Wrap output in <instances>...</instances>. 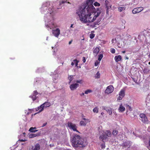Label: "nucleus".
<instances>
[{
	"label": "nucleus",
	"mask_w": 150,
	"mask_h": 150,
	"mask_svg": "<svg viewBox=\"0 0 150 150\" xmlns=\"http://www.w3.org/2000/svg\"><path fill=\"white\" fill-rule=\"evenodd\" d=\"M76 13L80 21L86 23L94 21L100 15V12H94L82 5L77 10Z\"/></svg>",
	"instance_id": "1"
},
{
	"label": "nucleus",
	"mask_w": 150,
	"mask_h": 150,
	"mask_svg": "<svg viewBox=\"0 0 150 150\" xmlns=\"http://www.w3.org/2000/svg\"><path fill=\"white\" fill-rule=\"evenodd\" d=\"M82 140L83 139L80 136L77 134L74 135L71 141L72 146L76 147H85L86 146V143Z\"/></svg>",
	"instance_id": "2"
},
{
	"label": "nucleus",
	"mask_w": 150,
	"mask_h": 150,
	"mask_svg": "<svg viewBox=\"0 0 150 150\" xmlns=\"http://www.w3.org/2000/svg\"><path fill=\"white\" fill-rule=\"evenodd\" d=\"M94 2V0H86V3H84L83 5L86 6V7L93 12H96V9L93 5Z\"/></svg>",
	"instance_id": "3"
},
{
	"label": "nucleus",
	"mask_w": 150,
	"mask_h": 150,
	"mask_svg": "<svg viewBox=\"0 0 150 150\" xmlns=\"http://www.w3.org/2000/svg\"><path fill=\"white\" fill-rule=\"evenodd\" d=\"M67 125L70 129H72L74 131L79 132L76 129L77 127L75 124L72 123V122H68Z\"/></svg>",
	"instance_id": "4"
},
{
	"label": "nucleus",
	"mask_w": 150,
	"mask_h": 150,
	"mask_svg": "<svg viewBox=\"0 0 150 150\" xmlns=\"http://www.w3.org/2000/svg\"><path fill=\"white\" fill-rule=\"evenodd\" d=\"M125 95V90L121 89L119 94V96L117 98V100H121L124 97Z\"/></svg>",
	"instance_id": "5"
},
{
	"label": "nucleus",
	"mask_w": 150,
	"mask_h": 150,
	"mask_svg": "<svg viewBox=\"0 0 150 150\" xmlns=\"http://www.w3.org/2000/svg\"><path fill=\"white\" fill-rule=\"evenodd\" d=\"M114 88L112 85L108 86L105 90V92L108 94L112 93L114 90Z\"/></svg>",
	"instance_id": "6"
},
{
	"label": "nucleus",
	"mask_w": 150,
	"mask_h": 150,
	"mask_svg": "<svg viewBox=\"0 0 150 150\" xmlns=\"http://www.w3.org/2000/svg\"><path fill=\"white\" fill-rule=\"evenodd\" d=\"M144 9V8L142 7H139L136 8H134L132 11V12L133 14L139 13Z\"/></svg>",
	"instance_id": "7"
},
{
	"label": "nucleus",
	"mask_w": 150,
	"mask_h": 150,
	"mask_svg": "<svg viewBox=\"0 0 150 150\" xmlns=\"http://www.w3.org/2000/svg\"><path fill=\"white\" fill-rule=\"evenodd\" d=\"M53 34L56 37L58 38L60 33V30L58 28L52 30Z\"/></svg>",
	"instance_id": "8"
},
{
	"label": "nucleus",
	"mask_w": 150,
	"mask_h": 150,
	"mask_svg": "<svg viewBox=\"0 0 150 150\" xmlns=\"http://www.w3.org/2000/svg\"><path fill=\"white\" fill-rule=\"evenodd\" d=\"M38 94V93L37 90L34 91H33V94L30 96V97L31 98L33 101H34L36 100L37 98V97H36V96Z\"/></svg>",
	"instance_id": "9"
},
{
	"label": "nucleus",
	"mask_w": 150,
	"mask_h": 150,
	"mask_svg": "<svg viewBox=\"0 0 150 150\" xmlns=\"http://www.w3.org/2000/svg\"><path fill=\"white\" fill-rule=\"evenodd\" d=\"M99 139L103 142H105L108 140V137L104 134L101 135L99 137Z\"/></svg>",
	"instance_id": "10"
},
{
	"label": "nucleus",
	"mask_w": 150,
	"mask_h": 150,
	"mask_svg": "<svg viewBox=\"0 0 150 150\" xmlns=\"http://www.w3.org/2000/svg\"><path fill=\"white\" fill-rule=\"evenodd\" d=\"M139 117L141 118V120L143 122H146L148 121V119L146 115L144 113H141Z\"/></svg>",
	"instance_id": "11"
},
{
	"label": "nucleus",
	"mask_w": 150,
	"mask_h": 150,
	"mask_svg": "<svg viewBox=\"0 0 150 150\" xmlns=\"http://www.w3.org/2000/svg\"><path fill=\"white\" fill-rule=\"evenodd\" d=\"M79 85L77 83L72 84L70 86V88L72 91L75 90L79 86Z\"/></svg>",
	"instance_id": "12"
},
{
	"label": "nucleus",
	"mask_w": 150,
	"mask_h": 150,
	"mask_svg": "<svg viewBox=\"0 0 150 150\" xmlns=\"http://www.w3.org/2000/svg\"><path fill=\"white\" fill-rule=\"evenodd\" d=\"M35 109L36 111L39 110V111L38 113H35L34 114V115H35L37 113L41 112L43 110L44 106L43 105V104H42L39 107H38L37 108H36Z\"/></svg>",
	"instance_id": "13"
},
{
	"label": "nucleus",
	"mask_w": 150,
	"mask_h": 150,
	"mask_svg": "<svg viewBox=\"0 0 150 150\" xmlns=\"http://www.w3.org/2000/svg\"><path fill=\"white\" fill-rule=\"evenodd\" d=\"M100 51L99 48L98 47H96L95 48L93 51V53L94 55L95 56H96L98 54Z\"/></svg>",
	"instance_id": "14"
},
{
	"label": "nucleus",
	"mask_w": 150,
	"mask_h": 150,
	"mask_svg": "<svg viewBox=\"0 0 150 150\" xmlns=\"http://www.w3.org/2000/svg\"><path fill=\"white\" fill-rule=\"evenodd\" d=\"M118 110L120 112H123L125 110V108L123 106L122 104L121 103L120 105Z\"/></svg>",
	"instance_id": "15"
},
{
	"label": "nucleus",
	"mask_w": 150,
	"mask_h": 150,
	"mask_svg": "<svg viewBox=\"0 0 150 150\" xmlns=\"http://www.w3.org/2000/svg\"><path fill=\"white\" fill-rule=\"evenodd\" d=\"M104 134L107 137H110L111 136L112 133L109 130H106L104 132Z\"/></svg>",
	"instance_id": "16"
},
{
	"label": "nucleus",
	"mask_w": 150,
	"mask_h": 150,
	"mask_svg": "<svg viewBox=\"0 0 150 150\" xmlns=\"http://www.w3.org/2000/svg\"><path fill=\"white\" fill-rule=\"evenodd\" d=\"M122 59V57L120 55H117L115 57V59L116 62H118L121 60Z\"/></svg>",
	"instance_id": "17"
},
{
	"label": "nucleus",
	"mask_w": 150,
	"mask_h": 150,
	"mask_svg": "<svg viewBox=\"0 0 150 150\" xmlns=\"http://www.w3.org/2000/svg\"><path fill=\"white\" fill-rule=\"evenodd\" d=\"M36 127H31L29 129V131L31 132H35L38 131V130L36 129Z\"/></svg>",
	"instance_id": "18"
},
{
	"label": "nucleus",
	"mask_w": 150,
	"mask_h": 150,
	"mask_svg": "<svg viewBox=\"0 0 150 150\" xmlns=\"http://www.w3.org/2000/svg\"><path fill=\"white\" fill-rule=\"evenodd\" d=\"M42 104H43V105L44 106V107H49L51 105V104L50 103L47 102H45Z\"/></svg>",
	"instance_id": "19"
},
{
	"label": "nucleus",
	"mask_w": 150,
	"mask_h": 150,
	"mask_svg": "<svg viewBox=\"0 0 150 150\" xmlns=\"http://www.w3.org/2000/svg\"><path fill=\"white\" fill-rule=\"evenodd\" d=\"M130 146L129 145V143L127 142H124L123 145V148H126L127 147H129Z\"/></svg>",
	"instance_id": "20"
},
{
	"label": "nucleus",
	"mask_w": 150,
	"mask_h": 150,
	"mask_svg": "<svg viewBox=\"0 0 150 150\" xmlns=\"http://www.w3.org/2000/svg\"><path fill=\"white\" fill-rule=\"evenodd\" d=\"M40 149V145L38 144H37L35 146V148L33 150H39Z\"/></svg>",
	"instance_id": "21"
},
{
	"label": "nucleus",
	"mask_w": 150,
	"mask_h": 150,
	"mask_svg": "<svg viewBox=\"0 0 150 150\" xmlns=\"http://www.w3.org/2000/svg\"><path fill=\"white\" fill-rule=\"evenodd\" d=\"M111 8V6L105 7L106 10V13L108 15H109V10Z\"/></svg>",
	"instance_id": "22"
},
{
	"label": "nucleus",
	"mask_w": 150,
	"mask_h": 150,
	"mask_svg": "<svg viewBox=\"0 0 150 150\" xmlns=\"http://www.w3.org/2000/svg\"><path fill=\"white\" fill-rule=\"evenodd\" d=\"M105 7L111 6V5L110 4L108 0H105Z\"/></svg>",
	"instance_id": "23"
},
{
	"label": "nucleus",
	"mask_w": 150,
	"mask_h": 150,
	"mask_svg": "<svg viewBox=\"0 0 150 150\" xmlns=\"http://www.w3.org/2000/svg\"><path fill=\"white\" fill-rule=\"evenodd\" d=\"M126 7H120L118 8V10L120 12H121L123 10H125L126 9Z\"/></svg>",
	"instance_id": "24"
},
{
	"label": "nucleus",
	"mask_w": 150,
	"mask_h": 150,
	"mask_svg": "<svg viewBox=\"0 0 150 150\" xmlns=\"http://www.w3.org/2000/svg\"><path fill=\"white\" fill-rule=\"evenodd\" d=\"M99 108L97 107H96L93 109V111L94 112L98 113V112Z\"/></svg>",
	"instance_id": "25"
},
{
	"label": "nucleus",
	"mask_w": 150,
	"mask_h": 150,
	"mask_svg": "<svg viewBox=\"0 0 150 150\" xmlns=\"http://www.w3.org/2000/svg\"><path fill=\"white\" fill-rule=\"evenodd\" d=\"M73 76L72 75L69 76H68V79L69 80V83H70L71 81L73 80Z\"/></svg>",
	"instance_id": "26"
},
{
	"label": "nucleus",
	"mask_w": 150,
	"mask_h": 150,
	"mask_svg": "<svg viewBox=\"0 0 150 150\" xmlns=\"http://www.w3.org/2000/svg\"><path fill=\"white\" fill-rule=\"evenodd\" d=\"M33 111V109H28V111H27V110L25 111V113L26 114V115H28L32 112Z\"/></svg>",
	"instance_id": "27"
},
{
	"label": "nucleus",
	"mask_w": 150,
	"mask_h": 150,
	"mask_svg": "<svg viewBox=\"0 0 150 150\" xmlns=\"http://www.w3.org/2000/svg\"><path fill=\"white\" fill-rule=\"evenodd\" d=\"M37 136V134H30L29 135V137L30 138H32L33 137H35Z\"/></svg>",
	"instance_id": "28"
},
{
	"label": "nucleus",
	"mask_w": 150,
	"mask_h": 150,
	"mask_svg": "<svg viewBox=\"0 0 150 150\" xmlns=\"http://www.w3.org/2000/svg\"><path fill=\"white\" fill-rule=\"evenodd\" d=\"M92 90L90 89H88L85 91L84 93L85 94H88V93H91L92 92Z\"/></svg>",
	"instance_id": "29"
},
{
	"label": "nucleus",
	"mask_w": 150,
	"mask_h": 150,
	"mask_svg": "<svg viewBox=\"0 0 150 150\" xmlns=\"http://www.w3.org/2000/svg\"><path fill=\"white\" fill-rule=\"evenodd\" d=\"M106 110L110 115H111L112 114V112L111 109H108Z\"/></svg>",
	"instance_id": "30"
},
{
	"label": "nucleus",
	"mask_w": 150,
	"mask_h": 150,
	"mask_svg": "<svg viewBox=\"0 0 150 150\" xmlns=\"http://www.w3.org/2000/svg\"><path fill=\"white\" fill-rule=\"evenodd\" d=\"M103 55L102 54H100L98 55V60L99 61H100L102 58L103 57Z\"/></svg>",
	"instance_id": "31"
},
{
	"label": "nucleus",
	"mask_w": 150,
	"mask_h": 150,
	"mask_svg": "<svg viewBox=\"0 0 150 150\" xmlns=\"http://www.w3.org/2000/svg\"><path fill=\"white\" fill-rule=\"evenodd\" d=\"M117 134V131L116 130H114L113 131L112 134L114 136H116Z\"/></svg>",
	"instance_id": "32"
},
{
	"label": "nucleus",
	"mask_w": 150,
	"mask_h": 150,
	"mask_svg": "<svg viewBox=\"0 0 150 150\" xmlns=\"http://www.w3.org/2000/svg\"><path fill=\"white\" fill-rule=\"evenodd\" d=\"M100 74L98 72L96 74V75L95 76L96 78H99L100 77Z\"/></svg>",
	"instance_id": "33"
},
{
	"label": "nucleus",
	"mask_w": 150,
	"mask_h": 150,
	"mask_svg": "<svg viewBox=\"0 0 150 150\" xmlns=\"http://www.w3.org/2000/svg\"><path fill=\"white\" fill-rule=\"evenodd\" d=\"M93 5L96 6H100V4L97 2H95L93 4Z\"/></svg>",
	"instance_id": "34"
},
{
	"label": "nucleus",
	"mask_w": 150,
	"mask_h": 150,
	"mask_svg": "<svg viewBox=\"0 0 150 150\" xmlns=\"http://www.w3.org/2000/svg\"><path fill=\"white\" fill-rule=\"evenodd\" d=\"M95 36L94 34L93 33H91L90 35V38L91 39H93Z\"/></svg>",
	"instance_id": "35"
},
{
	"label": "nucleus",
	"mask_w": 150,
	"mask_h": 150,
	"mask_svg": "<svg viewBox=\"0 0 150 150\" xmlns=\"http://www.w3.org/2000/svg\"><path fill=\"white\" fill-rule=\"evenodd\" d=\"M101 148L102 149H104L105 147V142H104L103 143L101 144Z\"/></svg>",
	"instance_id": "36"
},
{
	"label": "nucleus",
	"mask_w": 150,
	"mask_h": 150,
	"mask_svg": "<svg viewBox=\"0 0 150 150\" xmlns=\"http://www.w3.org/2000/svg\"><path fill=\"white\" fill-rule=\"evenodd\" d=\"M115 50L114 48H111L110 49V52L112 53H115Z\"/></svg>",
	"instance_id": "37"
},
{
	"label": "nucleus",
	"mask_w": 150,
	"mask_h": 150,
	"mask_svg": "<svg viewBox=\"0 0 150 150\" xmlns=\"http://www.w3.org/2000/svg\"><path fill=\"white\" fill-rule=\"evenodd\" d=\"M74 62L75 63L76 66H77L78 65V61L76 59H75L74 60Z\"/></svg>",
	"instance_id": "38"
},
{
	"label": "nucleus",
	"mask_w": 150,
	"mask_h": 150,
	"mask_svg": "<svg viewBox=\"0 0 150 150\" xmlns=\"http://www.w3.org/2000/svg\"><path fill=\"white\" fill-rule=\"evenodd\" d=\"M116 42V38H113L112 40V43H115Z\"/></svg>",
	"instance_id": "39"
},
{
	"label": "nucleus",
	"mask_w": 150,
	"mask_h": 150,
	"mask_svg": "<svg viewBox=\"0 0 150 150\" xmlns=\"http://www.w3.org/2000/svg\"><path fill=\"white\" fill-rule=\"evenodd\" d=\"M80 124L81 126H85L86 125V122H80Z\"/></svg>",
	"instance_id": "40"
},
{
	"label": "nucleus",
	"mask_w": 150,
	"mask_h": 150,
	"mask_svg": "<svg viewBox=\"0 0 150 150\" xmlns=\"http://www.w3.org/2000/svg\"><path fill=\"white\" fill-rule=\"evenodd\" d=\"M76 82L77 83H82V80H77L76 81Z\"/></svg>",
	"instance_id": "41"
},
{
	"label": "nucleus",
	"mask_w": 150,
	"mask_h": 150,
	"mask_svg": "<svg viewBox=\"0 0 150 150\" xmlns=\"http://www.w3.org/2000/svg\"><path fill=\"white\" fill-rule=\"evenodd\" d=\"M99 63L98 61H96L95 63V66H97Z\"/></svg>",
	"instance_id": "42"
},
{
	"label": "nucleus",
	"mask_w": 150,
	"mask_h": 150,
	"mask_svg": "<svg viewBox=\"0 0 150 150\" xmlns=\"http://www.w3.org/2000/svg\"><path fill=\"white\" fill-rule=\"evenodd\" d=\"M82 61H83V63H84L86 61V58L85 57H82Z\"/></svg>",
	"instance_id": "43"
},
{
	"label": "nucleus",
	"mask_w": 150,
	"mask_h": 150,
	"mask_svg": "<svg viewBox=\"0 0 150 150\" xmlns=\"http://www.w3.org/2000/svg\"><path fill=\"white\" fill-rule=\"evenodd\" d=\"M118 47L120 48L123 47L124 46V44L123 45H121V46L120 45V43L118 44Z\"/></svg>",
	"instance_id": "44"
},
{
	"label": "nucleus",
	"mask_w": 150,
	"mask_h": 150,
	"mask_svg": "<svg viewBox=\"0 0 150 150\" xmlns=\"http://www.w3.org/2000/svg\"><path fill=\"white\" fill-rule=\"evenodd\" d=\"M127 107H128L129 110L130 111H131L132 110V109L131 107L129 105H128Z\"/></svg>",
	"instance_id": "45"
},
{
	"label": "nucleus",
	"mask_w": 150,
	"mask_h": 150,
	"mask_svg": "<svg viewBox=\"0 0 150 150\" xmlns=\"http://www.w3.org/2000/svg\"><path fill=\"white\" fill-rule=\"evenodd\" d=\"M47 124V122H45L44 123L42 126V127H44V126H46Z\"/></svg>",
	"instance_id": "46"
},
{
	"label": "nucleus",
	"mask_w": 150,
	"mask_h": 150,
	"mask_svg": "<svg viewBox=\"0 0 150 150\" xmlns=\"http://www.w3.org/2000/svg\"><path fill=\"white\" fill-rule=\"evenodd\" d=\"M67 2V1H61V3H60V4H63L64 3H66Z\"/></svg>",
	"instance_id": "47"
},
{
	"label": "nucleus",
	"mask_w": 150,
	"mask_h": 150,
	"mask_svg": "<svg viewBox=\"0 0 150 150\" xmlns=\"http://www.w3.org/2000/svg\"><path fill=\"white\" fill-rule=\"evenodd\" d=\"M52 25L53 26V27H56V25L54 23H52Z\"/></svg>",
	"instance_id": "48"
},
{
	"label": "nucleus",
	"mask_w": 150,
	"mask_h": 150,
	"mask_svg": "<svg viewBox=\"0 0 150 150\" xmlns=\"http://www.w3.org/2000/svg\"><path fill=\"white\" fill-rule=\"evenodd\" d=\"M26 140L25 139L23 140V139H20V141L21 142H25V141Z\"/></svg>",
	"instance_id": "49"
},
{
	"label": "nucleus",
	"mask_w": 150,
	"mask_h": 150,
	"mask_svg": "<svg viewBox=\"0 0 150 150\" xmlns=\"http://www.w3.org/2000/svg\"><path fill=\"white\" fill-rule=\"evenodd\" d=\"M72 40H71L69 42V45L71 44V43H72Z\"/></svg>",
	"instance_id": "50"
},
{
	"label": "nucleus",
	"mask_w": 150,
	"mask_h": 150,
	"mask_svg": "<svg viewBox=\"0 0 150 150\" xmlns=\"http://www.w3.org/2000/svg\"><path fill=\"white\" fill-rule=\"evenodd\" d=\"M73 25H74L73 24H71V26H70V28H74V27L73 26Z\"/></svg>",
	"instance_id": "51"
},
{
	"label": "nucleus",
	"mask_w": 150,
	"mask_h": 150,
	"mask_svg": "<svg viewBox=\"0 0 150 150\" xmlns=\"http://www.w3.org/2000/svg\"><path fill=\"white\" fill-rule=\"evenodd\" d=\"M113 113L115 115H117V114L116 113V112L115 111V112H113Z\"/></svg>",
	"instance_id": "52"
},
{
	"label": "nucleus",
	"mask_w": 150,
	"mask_h": 150,
	"mask_svg": "<svg viewBox=\"0 0 150 150\" xmlns=\"http://www.w3.org/2000/svg\"><path fill=\"white\" fill-rule=\"evenodd\" d=\"M84 95V93H81V96H83Z\"/></svg>",
	"instance_id": "53"
},
{
	"label": "nucleus",
	"mask_w": 150,
	"mask_h": 150,
	"mask_svg": "<svg viewBox=\"0 0 150 150\" xmlns=\"http://www.w3.org/2000/svg\"><path fill=\"white\" fill-rule=\"evenodd\" d=\"M71 65L73 66L74 65V63L73 62H72L71 64Z\"/></svg>",
	"instance_id": "54"
},
{
	"label": "nucleus",
	"mask_w": 150,
	"mask_h": 150,
	"mask_svg": "<svg viewBox=\"0 0 150 150\" xmlns=\"http://www.w3.org/2000/svg\"><path fill=\"white\" fill-rule=\"evenodd\" d=\"M104 113L103 112H102L101 113V115H103L104 114Z\"/></svg>",
	"instance_id": "55"
},
{
	"label": "nucleus",
	"mask_w": 150,
	"mask_h": 150,
	"mask_svg": "<svg viewBox=\"0 0 150 150\" xmlns=\"http://www.w3.org/2000/svg\"><path fill=\"white\" fill-rule=\"evenodd\" d=\"M46 27L47 28H50V26L48 25H47Z\"/></svg>",
	"instance_id": "56"
},
{
	"label": "nucleus",
	"mask_w": 150,
	"mask_h": 150,
	"mask_svg": "<svg viewBox=\"0 0 150 150\" xmlns=\"http://www.w3.org/2000/svg\"><path fill=\"white\" fill-rule=\"evenodd\" d=\"M122 52L123 53H125V51H122Z\"/></svg>",
	"instance_id": "57"
},
{
	"label": "nucleus",
	"mask_w": 150,
	"mask_h": 150,
	"mask_svg": "<svg viewBox=\"0 0 150 150\" xmlns=\"http://www.w3.org/2000/svg\"><path fill=\"white\" fill-rule=\"evenodd\" d=\"M149 146L150 147V140L149 141Z\"/></svg>",
	"instance_id": "58"
},
{
	"label": "nucleus",
	"mask_w": 150,
	"mask_h": 150,
	"mask_svg": "<svg viewBox=\"0 0 150 150\" xmlns=\"http://www.w3.org/2000/svg\"><path fill=\"white\" fill-rule=\"evenodd\" d=\"M128 59V58L127 57H126L125 59Z\"/></svg>",
	"instance_id": "59"
},
{
	"label": "nucleus",
	"mask_w": 150,
	"mask_h": 150,
	"mask_svg": "<svg viewBox=\"0 0 150 150\" xmlns=\"http://www.w3.org/2000/svg\"><path fill=\"white\" fill-rule=\"evenodd\" d=\"M148 64H150V62H149Z\"/></svg>",
	"instance_id": "60"
},
{
	"label": "nucleus",
	"mask_w": 150,
	"mask_h": 150,
	"mask_svg": "<svg viewBox=\"0 0 150 150\" xmlns=\"http://www.w3.org/2000/svg\"><path fill=\"white\" fill-rule=\"evenodd\" d=\"M67 3H69V2H68Z\"/></svg>",
	"instance_id": "61"
},
{
	"label": "nucleus",
	"mask_w": 150,
	"mask_h": 150,
	"mask_svg": "<svg viewBox=\"0 0 150 150\" xmlns=\"http://www.w3.org/2000/svg\"><path fill=\"white\" fill-rule=\"evenodd\" d=\"M83 122L82 121H81L80 122Z\"/></svg>",
	"instance_id": "62"
},
{
	"label": "nucleus",
	"mask_w": 150,
	"mask_h": 150,
	"mask_svg": "<svg viewBox=\"0 0 150 150\" xmlns=\"http://www.w3.org/2000/svg\"><path fill=\"white\" fill-rule=\"evenodd\" d=\"M149 109H150V108H149Z\"/></svg>",
	"instance_id": "63"
}]
</instances>
